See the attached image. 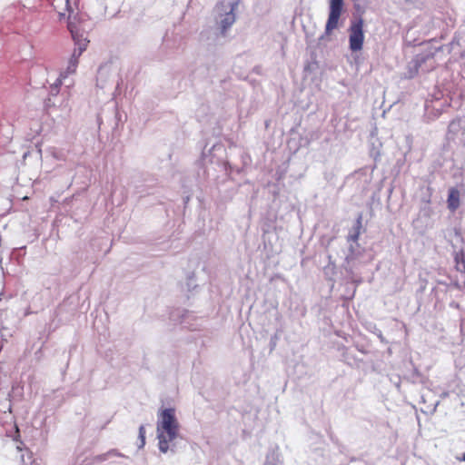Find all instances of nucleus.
I'll return each mask as SVG.
<instances>
[{"label":"nucleus","mask_w":465,"mask_h":465,"mask_svg":"<svg viewBox=\"0 0 465 465\" xmlns=\"http://www.w3.org/2000/svg\"><path fill=\"white\" fill-rule=\"evenodd\" d=\"M76 70V67L74 66V64H68L66 72L64 74V75H67L68 74H73Z\"/></svg>","instance_id":"nucleus-19"},{"label":"nucleus","mask_w":465,"mask_h":465,"mask_svg":"<svg viewBox=\"0 0 465 465\" xmlns=\"http://www.w3.org/2000/svg\"><path fill=\"white\" fill-rule=\"evenodd\" d=\"M74 64V66L77 67L78 58L72 55L69 60V64Z\"/></svg>","instance_id":"nucleus-22"},{"label":"nucleus","mask_w":465,"mask_h":465,"mask_svg":"<svg viewBox=\"0 0 465 465\" xmlns=\"http://www.w3.org/2000/svg\"><path fill=\"white\" fill-rule=\"evenodd\" d=\"M139 438L141 440V447L145 444V428L143 425H141L139 428Z\"/></svg>","instance_id":"nucleus-15"},{"label":"nucleus","mask_w":465,"mask_h":465,"mask_svg":"<svg viewBox=\"0 0 465 465\" xmlns=\"http://www.w3.org/2000/svg\"><path fill=\"white\" fill-rule=\"evenodd\" d=\"M240 0H222L216 5V10L220 12L216 25L219 29V35L226 37L228 30L236 21L235 11Z\"/></svg>","instance_id":"nucleus-2"},{"label":"nucleus","mask_w":465,"mask_h":465,"mask_svg":"<svg viewBox=\"0 0 465 465\" xmlns=\"http://www.w3.org/2000/svg\"><path fill=\"white\" fill-rule=\"evenodd\" d=\"M179 430V423L175 417V410L163 409L158 413L157 437L159 450L165 453L169 450V443L176 439Z\"/></svg>","instance_id":"nucleus-1"},{"label":"nucleus","mask_w":465,"mask_h":465,"mask_svg":"<svg viewBox=\"0 0 465 465\" xmlns=\"http://www.w3.org/2000/svg\"><path fill=\"white\" fill-rule=\"evenodd\" d=\"M58 93H59V89L57 88V84H52L50 86L49 94L52 96H55L58 94Z\"/></svg>","instance_id":"nucleus-18"},{"label":"nucleus","mask_w":465,"mask_h":465,"mask_svg":"<svg viewBox=\"0 0 465 465\" xmlns=\"http://www.w3.org/2000/svg\"><path fill=\"white\" fill-rule=\"evenodd\" d=\"M361 228H362V213H359L356 218L353 227L351 228V230L350 231V232L347 236V242H354L358 246V239L360 237Z\"/></svg>","instance_id":"nucleus-8"},{"label":"nucleus","mask_w":465,"mask_h":465,"mask_svg":"<svg viewBox=\"0 0 465 465\" xmlns=\"http://www.w3.org/2000/svg\"><path fill=\"white\" fill-rule=\"evenodd\" d=\"M460 127V120H452L448 126V131L449 133L457 134Z\"/></svg>","instance_id":"nucleus-12"},{"label":"nucleus","mask_w":465,"mask_h":465,"mask_svg":"<svg viewBox=\"0 0 465 465\" xmlns=\"http://www.w3.org/2000/svg\"><path fill=\"white\" fill-rule=\"evenodd\" d=\"M343 8V0H330L329 16L325 25V35L338 27L340 16Z\"/></svg>","instance_id":"nucleus-5"},{"label":"nucleus","mask_w":465,"mask_h":465,"mask_svg":"<svg viewBox=\"0 0 465 465\" xmlns=\"http://www.w3.org/2000/svg\"><path fill=\"white\" fill-rule=\"evenodd\" d=\"M69 29L75 45L72 55L78 58L86 49L89 41L83 34H80L77 30H75L72 25H69Z\"/></svg>","instance_id":"nucleus-6"},{"label":"nucleus","mask_w":465,"mask_h":465,"mask_svg":"<svg viewBox=\"0 0 465 465\" xmlns=\"http://www.w3.org/2000/svg\"><path fill=\"white\" fill-rule=\"evenodd\" d=\"M349 34V46L351 51H361L364 42L363 19L361 17L351 20Z\"/></svg>","instance_id":"nucleus-4"},{"label":"nucleus","mask_w":465,"mask_h":465,"mask_svg":"<svg viewBox=\"0 0 465 465\" xmlns=\"http://www.w3.org/2000/svg\"><path fill=\"white\" fill-rule=\"evenodd\" d=\"M185 286H186V292L188 293L194 292L198 288V284L196 283L194 272H190L187 275Z\"/></svg>","instance_id":"nucleus-10"},{"label":"nucleus","mask_w":465,"mask_h":465,"mask_svg":"<svg viewBox=\"0 0 465 465\" xmlns=\"http://www.w3.org/2000/svg\"><path fill=\"white\" fill-rule=\"evenodd\" d=\"M108 453L97 455L94 458V461H104L106 460Z\"/></svg>","instance_id":"nucleus-20"},{"label":"nucleus","mask_w":465,"mask_h":465,"mask_svg":"<svg viewBox=\"0 0 465 465\" xmlns=\"http://www.w3.org/2000/svg\"><path fill=\"white\" fill-rule=\"evenodd\" d=\"M27 452H28V459L31 460L30 465H39L38 462L35 459H33L32 452L29 450H27ZM21 460H22V465H26L25 462L24 456L21 457Z\"/></svg>","instance_id":"nucleus-16"},{"label":"nucleus","mask_w":465,"mask_h":465,"mask_svg":"<svg viewBox=\"0 0 465 465\" xmlns=\"http://www.w3.org/2000/svg\"><path fill=\"white\" fill-rule=\"evenodd\" d=\"M430 54H420L415 55V57L411 60L410 64L411 70H414V73H418L421 66L428 59H431Z\"/></svg>","instance_id":"nucleus-9"},{"label":"nucleus","mask_w":465,"mask_h":465,"mask_svg":"<svg viewBox=\"0 0 465 465\" xmlns=\"http://www.w3.org/2000/svg\"><path fill=\"white\" fill-rule=\"evenodd\" d=\"M52 156L59 161H64L66 159V155L63 151L53 149Z\"/></svg>","instance_id":"nucleus-14"},{"label":"nucleus","mask_w":465,"mask_h":465,"mask_svg":"<svg viewBox=\"0 0 465 465\" xmlns=\"http://www.w3.org/2000/svg\"><path fill=\"white\" fill-rule=\"evenodd\" d=\"M135 193L138 195V198H142L145 195L150 194L151 192L146 188L145 185H140L136 187Z\"/></svg>","instance_id":"nucleus-13"},{"label":"nucleus","mask_w":465,"mask_h":465,"mask_svg":"<svg viewBox=\"0 0 465 465\" xmlns=\"http://www.w3.org/2000/svg\"><path fill=\"white\" fill-rule=\"evenodd\" d=\"M460 461H465V452L461 455V457L458 458Z\"/></svg>","instance_id":"nucleus-24"},{"label":"nucleus","mask_w":465,"mask_h":465,"mask_svg":"<svg viewBox=\"0 0 465 465\" xmlns=\"http://www.w3.org/2000/svg\"><path fill=\"white\" fill-rule=\"evenodd\" d=\"M118 69L112 62H106L101 64L97 70L96 86L105 88L110 83L117 82L118 84Z\"/></svg>","instance_id":"nucleus-3"},{"label":"nucleus","mask_w":465,"mask_h":465,"mask_svg":"<svg viewBox=\"0 0 465 465\" xmlns=\"http://www.w3.org/2000/svg\"><path fill=\"white\" fill-rule=\"evenodd\" d=\"M455 261H456V262H457V264H458V265H459V264H460V262H462L463 267L465 268V262H464V259H463V253H462V252H460V253L457 252V253H456V255H455Z\"/></svg>","instance_id":"nucleus-17"},{"label":"nucleus","mask_w":465,"mask_h":465,"mask_svg":"<svg viewBox=\"0 0 465 465\" xmlns=\"http://www.w3.org/2000/svg\"><path fill=\"white\" fill-rule=\"evenodd\" d=\"M460 205V193L458 188L450 187L448 191L447 206L454 213Z\"/></svg>","instance_id":"nucleus-7"},{"label":"nucleus","mask_w":465,"mask_h":465,"mask_svg":"<svg viewBox=\"0 0 465 465\" xmlns=\"http://www.w3.org/2000/svg\"><path fill=\"white\" fill-rule=\"evenodd\" d=\"M17 450H22V447L20 445L17 446Z\"/></svg>","instance_id":"nucleus-25"},{"label":"nucleus","mask_w":465,"mask_h":465,"mask_svg":"<svg viewBox=\"0 0 465 465\" xmlns=\"http://www.w3.org/2000/svg\"><path fill=\"white\" fill-rule=\"evenodd\" d=\"M359 245L357 246L354 242H350L349 253L346 255L345 261L348 264L355 259L358 254Z\"/></svg>","instance_id":"nucleus-11"},{"label":"nucleus","mask_w":465,"mask_h":465,"mask_svg":"<svg viewBox=\"0 0 465 465\" xmlns=\"http://www.w3.org/2000/svg\"><path fill=\"white\" fill-rule=\"evenodd\" d=\"M355 9L359 10V5H355Z\"/></svg>","instance_id":"nucleus-26"},{"label":"nucleus","mask_w":465,"mask_h":465,"mask_svg":"<svg viewBox=\"0 0 465 465\" xmlns=\"http://www.w3.org/2000/svg\"><path fill=\"white\" fill-rule=\"evenodd\" d=\"M64 77H65V75H64V74H61L60 77H58L53 84H57V88L59 89L62 84V78H64Z\"/></svg>","instance_id":"nucleus-21"},{"label":"nucleus","mask_w":465,"mask_h":465,"mask_svg":"<svg viewBox=\"0 0 465 465\" xmlns=\"http://www.w3.org/2000/svg\"><path fill=\"white\" fill-rule=\"evenodd\" d=\"M74 64V66L77 67L78 58L72 55L69 60V64Z\"/></svg>","instance_id":"nucleus-23"}]
</instances>
